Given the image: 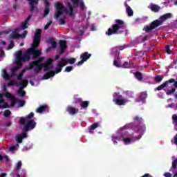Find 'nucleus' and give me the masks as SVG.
<instances>
[{"instance_id": "nucleus-1", "label": "nucleus", "mask_w": 177, "mask_h": 177, "mask_svg": "<svg viewBox=\"0 0 177 177\" xmlns=\"http://www.w3.org/2000/svg\"><path fill=\"white\" fill-rule=\"evenodd\" d=\"M133 122L128 123L122 129H128V128H131L133 131H136V133H140L139 136L135 137L136 140H140L142 139V136L145 135L146 132V124L143 118L139 115H136L133 118Z\"/></svg>"}, {"instance_id": "nucleus-2", "label": "nucleus", "mask_w": 177, "mask_h": 177, "mask_svg": "<svg viewBox=\"0 0 177 177\" xmlns=\"http://www.w3.org/2000/svg\"><path fill=\"white\" fill-rule=\"evenodd\" d=\"M125 27V22L121 19H115V24L112 25L106 32L108 37L114 35L115 34H122L124 32V28Z\"/></svg>"}, {"instance_id": "nucleus-3", "label": "nucleus", "mask_w": 177, "mask_h": 177, "mask_svg": "<svg viewBox=\"0 0 177 177\" xmlns=\"http://www.w3.org/2000/svg\"><path fill=\"white\" fill-rule=\"evenodd\" d=\"M64 66H67V61L66 59H61V61L57 65V69L55 71H48L47 73L44 74L41 77V80H49V78H52V77H55L56 74H59V73H62V70Z\"/></svg>"}, {"instance_id": "nucleus-4", "label": "nucleus", "mask_w": 177, "mask_h": 177, "mask_svg": "<svg viewBox=\"0 0 177 177\" xmlns=\"http://www.w3.org/2000/svg\"><path fill=\"white\" fill-rule=\"evenodd\" d=\"M31 55H30V53H28V48L26 50V52L23 53V51L21 50H19L16 53V64L19 67H22L23 62H28V60H30Z\"/></svg>"}, {"instance_id": "nucleus-5", "label": "nucleus", "mask_w": 177, "mask_h": 177, "mask_svg": "<svg viewBox=\"0 0 177 177\" xmlns=\"http://www.w3.org/2000/svg\"><path fill=\"white\" fill-rule=\"evenodd\" d=\"M31 55H30V53H28V48L26 50V52L23 53V51L21 50H19L16 53V64L19 67H22L23 62H28V60H30Z\"/></svg>"}, {"instance_id": "nucleus-6", "label": "nucleus", "mask_w": 177, "mask_h": 177, "mask_svg": "<svg viewBox=\"0 0 177 177\" xmlns=\"http://www.w3.org/2000/svg\"><path fill=\"white\" fill-rule=\"evenodd\" d=\"M55 12L54 14V18L55 20H59L60 16L67 12V8L63 6L59 1L57 2L55 5Z\"/></svg>"}, {"instance_id": "nucleus-7", "label": "nucleus", "mask_w": 177, "mask_h": 177, "mask_svg": "<svg viewBox=\"0 0 177 177\" xmlns=\"http://www.w3.org/2000/svg\"><path fill=\"white\" fill-rule=\"evenodd\" d=\"M174 78H171L169 80L165 81L164 83L154 88V91H165V89H169L171 91L173 88H175V82H171Z\"/></svg>"}, {"instance_id": "nucleus-8", "label": "nucleus", "mask_w": 177, "mask_h": 177, "mask_svg": "<svg viewBox=\"0 0 177 177\" xmlns=\"http://www.w3.org/2000/svg\"><path fill=\"white\" fill-rule=\"evenodd\" d=\"M160 26H162V21L156 19L153 21L149 26H145L144 27V30L145 32H150V31L157 28V27H160Z\"/></svg>"}, {"instance_id": "nucleus-9", "label": "nucleus", "mask_w": 177, "mask_h": 177, "mask_svg": "<svg viewBox=\"0 0 177 177\" xmlns=\"http://www.w3.org/2000/svg\"><path fill=\"white\" fill-rule=\"evenodd\" d=\"M113 97V102H114L117 106H125L127 100L125 99H122V95H120V93H114Z\"/></svg>"}, {"instance_id": "nucleus-10", "label": "nucleus", "mask_w": 177, "mask_h": 177, "mask_svg": "<svg viewBox=\"0 0 177 177\" xmlns=\"http://www.w3.org/2000/svg\"><path fill=\"white\" fill-rule=\"evenodd\" d=\"M19 68H21V67H19L17 65V66L12 67V68L11 70V75L8 73V71H6V69H3V75H2L3 78L4 80H10V78H12V77H15L16 75V71H17V70H19Z\"/></svg>"}, {"instance_id": "nucleus-11", "label": "nucleus", "mask_w": 177, "mask_h": 177, "mask_svg": "<svg viewBox=\"0 0 177 177\" xmlns=\"http://www.w3.org/2000/svg\"><path fill=\"white\" fill-rule=\"evenodd\" d=\"M73 5H71V3H68V11L66 10L67 15H69V16H74V8H78L80 6V0H71Z\"/></svg>"}, {"instance_id": "nucleus-12", "label": "nucleus", "mask_w": 177, "mask_h": 177, "mask_svg": "<svg viewBox=\"0 0 177 177\" xmlns=\"http://www.w3.org/2000/svg\"><path fill=\"white\" fill-rule=\"evenodd\" d=\"M37 127V122L34 120H26V124L24 127V131L27 133L30 129L32 130Z\"/></svg>"}, {"instance_id": "nucleus-13", "label": "nucleus", "mask_w": 177, "mask_h": 177, "mask_svg": "<svg viewBox=\"0 0 177 177\" xmlns=\"http://www.w3.org/2000/svg\"><path fill=\"white\" fill-rule=\"evenodd\" d=\"M41 66L44 70V71H50L52 68H53V59L52 58H48L47 60L45 61L43 64H41Z\"/></svg>"}, {"instance_id": "nucleus-14", "label": "nucleus", "mask_w": 177, "mask_h": 177, "mask_svg": "<svg viewBox=\"0 0 177 177\" xmlns=\"http://www.w3.org/2000/svg\"><path fill=\"white\" fill-rule=\"evenodd\" d=\"M37 49H38V47L37 46H33L28 48V53H30V55H32L33 59H37V57H39V56L42 55V51H41V50Z\"/></svg>"}, {"instance_id": "nucleus-15", "label": "nucleus", "mask_w": 177, "mask_h": 177, "mask_svg": "<svg viewBox=\"0 0 177 177\" xmlns=\"http://www.w3.org/2000/svg\"><path fill=\"white\" fill-rule=\"evenodd\" d=\"M23 83L20 82L19 85L21 86V88L18 90L17 93L21 96V97H26V91H24V88H27V85H28V80H24L22 81Z\"/></svg>"}, {"instance_id": "nucleus-16", "label": "nucleus", "mask_w": 177, "mask_h": 177, "mask_svg": "<svg viewBox=\"0 0 177 177\" xmlns=\"http://www.w3.org/2000/svg\"><path fill=\"white\" fill-rule=\"evenodd\" d=\"M91 56H92V54H89L88 52L82 53L80 55V59H82V60L77 62V66H81L84 64L86 60L91 59Z\"/></svg>"}, {"instance_id": "nucleus-17", "label": "nucleus", "mask_w": 177, "mask_h": 177, "mask_svg": "<svg viewBox=\"0 0 177 177\" xmlns=\"http://www.w3.org/2000/svg\"><path fill=\"white\" fill-rule=\"evenodd\" d=\"M45 58L44 57H40L39 59L31 62L28 64V67L25 68V70L30 71L32 70L35 67V64H39Z\"/></svg>"}, {"instance_id": "nucleus-18", "label": "nucleus", "mask_w": 177, "mask_h": 177, "mask_svg": "<svg viewBox=\"0 0 177 177\" xmlns=\"http://www.w3.org/2000/svg\"><path fill=\"white\" fill-rule=\"evenodd\" d=\"M28 32L25 30L23 34H18L17 31H13L9 35V38H12L13 39H17V38H26Z\"/></svg>"}, {"instance_id": "nucleus-19", "label": "nucleus", "mask_w": 177, "mask_h": 177, "mask_svg": "<svg viewBox=\"0 0 177 177\" xmlns=\"http://www.w3.org/2000/svg\"><path fill=\"white\" fill-rule=\"evenodd\" d=\"M66 111L68 113V114H70V115H74L75 114H78L80 109L74 106H67Z\"/></svg>"}, {"instance_id": "nucleus-20", "label": "nucleus", "mask_w": 177, "mask_h": 177, "mask_svg": "<svg viewBox=\"0 0 177 177\" xmlns=\"http://www.w3.org/2000/svg\"><path fill=\"white\" fill-rule=\"evenodd\" d=\"M27 138V133L26 131L22 132L21 134L15 136V140L17 143H23V139Z\"/></svg>"}, {"instance_id": "nucleus-21", "label": "nucleus", "mask_w": 177, "mask_h": 177, "mask_svg": "<svg viewBox=\"0 0 177 177\" xmlns=\"http://www.w3.org/2000/svg\"><path fill=\"white\" fill-rule=\"evenodd\" d=\"M41 44V35H36L33 37V43L31 44V46H37L38 48Z\"/></svg>"}, {"instance_id": "nucleus-22", "label": "nucleus", "mask_w": 177, "mask_h": 177, "mask_svg": "<svg viewBox=\"0 0 177 177\" xmlns=\"http://www.w3.org/2000/svg\"><path fill=\"white\" fill-rule=\"evenodd\" d=\"M29 1V6H30V11L32 12L33 10H38V8L35 7V5H38L39 1L38 0H28Z\"/></svg>"}, {"instance_id": "nucleus-23", "label": "nucleus", "mask_w": 177, "mask_h": 177, "mask_svg": "<svg viewBox=\"0 0 177 177\" xmlns=\"http://www.w3.org/2000/svg\"><path fill=\"white\" fill-rule=\"evenodd\" d=\"M148 8L151 10V12H154L155 13H158V12H160V10H161L160 6L153 3H151Z\"/></svg>"}, {"instance_id": "nucleus-24", "label": "nucleus", "mask_w": 177, "mask_h": 177, "mask_svg": "<svg viewBox=\"0 0 177 177\" xmlns=\"http://www.w3.org/2000/svg\"><path fill=\"white\" fill-rule=\"evenodd\" d=\"M124 6L126 8V12L127 13V15L131 17V16H133V10L132 8H131V6L128 5L127 1L124 2Z\"/></svg>"}, {"instance_id": "nucleus-25", "label": "nucleus", "mask_w": 177, "mask_h": 177, "mask_svg": "<svg viewBox=\"0 0 177 177\" xmlns=\"http://www.w3.org/2000/svg\"><path fill=\"white\" fill-rule=\"evenodd\" d=\"M146 99H147V92H142L138 97V102H142V103H145Z\"/></svg>"}, {"instance_id": "nucleus-26", "label": "nucleus", "mask_w": 177, "mask_h": 177, "mask_svg": "<svg viewBox=\"0 0 177 177\" xmlns=\"http://www.w3.org/2000/svg\"><path fill=\"white\" fill-rule=\"evenodd\" d=\"M34 68L35 74H39L42 71V64H35Z\"/></svg>"}, {"instance_id": "nucleus-27", "label": "nucleus", "mask_w": 177, "mask_h": 177, "mask_svg": "<svg viewBox=\"0 0 177 177\" xmlns=\"http://www.w3.org/2000/svg\"><path fill=\"white\" fill-rule=\"evenodd\" d=\"M48 110V105H41L36 109V113H41Z\"/></svg>"}, {"instance_id": "nucleus-28", "label": "nucleus", "mask_w": 177, "mask_h": 177, "mask_svg": "<svg viewBox=\"0 0 177 177\" xmlns=\"http://www.w3.org/2000/svg\"><path fill=\"white\" fill-rule=\"evenodd\" d=\"M99 127V123L97 122H95L93 124H91L89 127V133H93V131H95V129L96 128Z\"/></svg>"}, {"instance_id": "nucleus-29", "label": "nucleus", "mask_w": 177, "mask_h": 177, "mask_svg": "<svg viewBox=\"0 0 177 177\" xmlns=\"http://www.w3.org/2000/svg\"><path fill=\"white\" fill-rule=\"evenodd\" d=\"M134 76L136 77L138 81H142L143 80V74L141 72L136 71L134 73Z\"/></svg>"}, {"instance_id": "nucleus-30", "label": "nucleus", "mask_w": 177, "mask_h": 177, "mask_svg": "<svg viewBox=\"0 0 177 177\" xmlns=\"http://www.w3.org/2000/svg\"><path fill=\"white\" fill-rule=\"evenodd\" d=\"M171 17H172V14L169 12L160 16V19L165 21V20H168V19H171Z\"/></svg>"}, {"instance_id": "nucleus-31", "label": "nucleus", "mask_w": 177, "mask_h": 177, "mask_svg": "<svg viewBox=\"0 0 177 177\" xmlns=\"http://www.w3.org/2000/svg\"><path fill=\"white\" fill-rule=\"evenodd\" d=\"M59 48L60 49H67V41H66V40H60Z\"/></svg>"}, {"instance_id": "nucleus-32", "label": "nucleus", "mask_w": 177, "mask_h": 177, "mask_svg": "<svg viewBox=\"0 0 177 177\" xmlns=\"http://www.w3.org/2000/svg\"><path fill=\"white\" fill-rule=\"evenodd\" d=\"M62 59H65L66 61V64H74V63H75V62H77V59L75 58H62Z\"/></svg>"}, {"instance_id": "nucleus-33", "label": "nucleus", "mask_w": 177, "mask_h": 177, "mask_svg": "<svg viewBox=\"0 0 177 177\" xmlns=\"http://www.w3.org/2000/svg\"><path fill=\"white\" fill-rule=\"evenodd\" d=\"M19 85H20V83H17L16 80H10L7 84V86H19Z\"/></svg>"}, {"instance_id": "nucleus-34", "label": "nucleus", "mask_w": 177, "mask_h": 177, "mask_svg": "<svg viewBox=\"0 0 177 177\" xmlns=\"http://www.w3.org/2000/svg\"><path fill=\"white\" fill-rule=\"evenodd\" d=\"M120 138H122L124 144H126V145H130L131 144V142L132 140L131 138H124V136H122V135H120Z\"/></svg>"}, {"instance_id": "nucleus-35", "label": "nucleus", "mask_w": 177, "mask_h": 177, "mask_svg": "<svg viewBox=\"0 0 177 177\" xmlns=\"http://www.w3.org/2000/svg\"><path fill=\"white\" fill-rule=\"evenodd\" d=\"M164 80V77L161 75H157L154 77V80L156 82H161Z\"/></svg>"}, {"instance_id": "nucleus-36", "label": "nucleus", "mask_w": 177, "mask_h": 177, "mask_svg": "<svg viewBox=\"0 0 177 177\" xmlns=\"http://www.w3.org/2000/svg\"><path fill=\"white\" fill-rule=\"evenodd\" d=\"M89 106V102L88 101H82L80 104V106L82 107L83 109H86Z\"/></svg>"}, {"instance_id": "nucleus-37", "label": "nucleus", "mask_w": 177, "mask_h": 177, "mask_svg": "<svg viewBox=\"0 0 177 177\" xmlns=\"http://www.w3.org/2000/svg\"><path fill=\"white\" fill-rule=\"evenodd\" d=\"M10 114H12V112L10 111V110L6 109V110L4 111L3 115L6 118H8V117H10Z\"/></svg>"}, {"instance_id": "nucleus-38", "label": "nucleus", "mask_w": 177, "mask_h": 177, "mask_svg": "<svg viewBox=\"0 0 177 177\" xmlns=\"http://www.w3.org/2000/svg\"><path fill=\"white\" fill-rule=\"evenodd\" d=\"M18 102H19V100L14 97V98H12L11 106L13 107Z\"/></svg>"}, {"instance_id": "nucleus-39", "label": "nucleus", "mask_w": 177, "mask_h": 177, "mask_svg": "<svg viewBox=\"0 0 177 177\" xmlns=\"http://www.w3.org/2000/svg\"><path fill=\"white\" fill-rule=\"evenodd\" d=\"M49 12H50V9L49 8V7H45L44 17H46V16L49 15Z\"/></svg>"}, {"instance_id": "nucleus-40", "label": "nucleus", "mask_w": 177, "mask_h": 177, "mask_svg": "<svg viewBox=\"0 0 177 177\" xmlns=\"http://www.w3.org/2000/svg\"><path fill=\"white\" fill-rule=\"evenodd\" d=\"M122 67L123 68H131V64L128 62H125L122 65Z\"/></svg>"}, {"instance_id": "nucleus-41", "label": "nucleus", "mask_w": 177, "mask_h": 177, "mask_svg": "<svg viewBox=\"0 0 177 177\" xmlns=\"http://www.w3.org/2000/svg\"><path fill=\"white\" fill-rule=\"evenodd\" d=\"M111 140L114 145H117L118 143L117 140H120V137L112 136Z\"/></svg>"}, {"instance_id": "nucleus-42", "label": "nucleus", "mask_w": 177, "mask_h": 177, "mask_svg": "<svg viewBox=\"0 0 177 177\" xmlns=\"http://www.w3.org/2000/svg\"><path fill=\"white\" fill-rule=\"evenodd\" d=\"M172 120H173V124H174L177 127V115L176 114H174L172 115Z\"/></svg>"}, {"instance_id": "nucleus-43", "label": "nucleus", "mask_w": 177, "mask_h": 177, "mask_svg": "<svg viewBox=\"0 0 177 177\" xmlns=\"http://www.w3.org/2000/svg\"><path fill=\"white\" fill-rule=\"evenodd\" d=\"M165 50L168 55H171V53H172V51L171 50V46L169 45L166 46Z\"/></svg>"}, {"instance_id": "nucleus-44", "label": "nucleus", "mask_w": 177, "mask_h": 177, "mask_svg": "<svg viewBox=\"0 0 177 177\" xmlns=\"http://www.w3.org/2000/svg\"><path fill=\"white\" fill-rule=\"evenodd\" d=\"M118 53H120L118 46L112 48V53H113V55H117Z\"/></svg>"}, {"instance_id": "nucleus-45", "label": "nucleus", "mask_w": 177, "mask_h": 177, "mask_svg": "<svg viewBox=\"0 0 177 177\" xmlns=\"http://www.w3.org/2000/svg\"><path fill=\"white\" fill-rule=\"evenodd\" d=\"M6 97L8 99H15V96L12 95V94L9 92H7L5 95Z\"/></svg>"}, {"instance_id": "nucleus-46", "label": "nucleus", "mask_w": 177, "mask_h": 177, "mask_svg": "<svg viewBox=\"0 0 177 177\" xmlns=\"http://www.w3.org/2000/svg\"><path fill=\"white\" fill-rule=\"evenodd\" d=\"M113 66L115 67H121V64L118 62V59L113 60Z\"/></svg>"}, {"instance_id": "nucleus-47", "label": "nucleus", "mask_w": 177, "mask_h": 177, "mask_svg": "<svg viewBox=\"0 0 177 177\" xmlns=\"http://www.w3.org/2000/svg\"><path fill=\"white\" fill-rule=\"evenodd\" d=\"M2 160H5L6 161H9V158L8 156H2V155L0 154V161H2Z\"/></svg>"}, {"instance_id": "nucleus-48", "label": "nucleus", "mask_w": 177, "mask_h": 177, "mask_svg": "<svg viewBox=\"0 0 177 177\" xmlns=\"http://www.w3.org/2000/svg\"><path fill=\"white\" fill-rule=\"evenodd\" d=\"M5 100H3V94L0 93V104H5Z\"/></svg>"}, {"instance_id": "nucleus-49", "label": "nucleus", "mask_w": 177, "mask_h": 177, "mask_svg": "<svg viewBox=\"0 0 177 177\" xmlns=\"http://www.w3.org/2000/svg\"><path fill=\"white\" fill-rule=\"evenodd\" d=\"M75 103L76 104H81V103H82V99H81V98L75 99Z\"/></svg>"}, {"instance_id": "nucleus-50", "label": "nucleus", "mask_w": 177, "mask_h": 177, "mask_svg": "<svg viewBox=\"0 0 177 177\" xmlns=\"http://www.w3.org/2000/svg\"><path fill=\"white\" fill-rule=\"evenodd\" d=\"M176 165H177V159H175L172 162V168H173V169H176Z\"/></svg>"}, {"instance_id": "nucleus-51", "label": "nucleus", "mask_w": 177, "mask_h": 177, "mask_svg": "<svg viewBox=\"0 0 177 177\" xmlns=\"http://www.w3.org/2000/svg\"><path fill=\"white\" fill-rule=\"evenodd\" d=\"M19 122L22 125H26V118H24V117H21L20 120H19Z\"/></svg>"}, {"instance_id": "nucleus-52", "label": "nucleus", "mask_w": 177, "mask_h": 177, "mask_svg": "<svg viewBox=\"0 0 177 177\" xmlns=\"http://www.w3.org/2000/svg\"><path fill=\"white\" fill-rule=\"evenodd\" d=\"M65 71L66 73H70V71H73V66H66L65 68Z\"/></svg>"}, {"instance_id": "nucleus-53", "label": "nucleus", "mask_w": 177, "mask_h": 177, "mask_svg": "<svg viewBox=\"0 0 177 177\" xmlns=\"http://www.w3.org/2000/svg\"><path fill=\"white\" fill-rule=\"evenodd\" d=\"M14 47H15V43L13 42V41H10V44L8 46V49H13Z\"/></svg>"}, {"instance_id": "nucleus-54", "label": "nucleus", "mask_w": 177, "mask_h": 177, "mask_svg": "<svg viewBox=\"0 0 177 177\" xmlns=\"http://www.w3.org/2000/svg\"><path fill=\"white\" fill-rule=\"evenodd\" d=\"M155 48H156V45H154L153 44H151L149 49V52H153Z\"/></svg>"}, {"instance_id": "nucleus-55", "label": "nucleus", "mask_w": 177, "mask_h": 177, "mask_svg": "<svg viewBox=\"0 0 177 177\" xmlns=\"http://www.w3.org/2000/svg\"><path fill=\"white\" fill-rule=\"evenodd\" d=\"M27 24H28V22L26 21H24V23L22 24L21 28L23 30H26V28H27Z\"/></svg>"}, {"instance_id": "nucleus-56", "label": "nucleus", "mask_w": 177, "mask_h": 177, "mask_svg": "<svg viewBox=\"0 0 177 177\" xmlns=\"http://www.w3.org/2000/svg\"><path fill=\"white\" fill-rule=\"evenodd\" d=\"M121 55H120V53H118V54H115V60H121Z\"/></svg>"}, {"instance_id": "nucleus-57", "label": "nucleus", "mask_w": 177, "mask_h": 177, "mask_svg": "<svg viewBox=\"0 0 177 177\" xmlns=\"http://www.w3.org/2000/svg\"><path fill=\"white\" fill-rule=\"evenodd\" d=\"M59 23L60 26H64V24H66V21L64 19H59Z\"/></svg>"}, {"instance_id": "nucleus-58", "label": "nucleus", "mask_w": 177, "mask_h": 177, "mask_svg": "<svg viewBox=\"0 0 177 177\" xmlns=\"http://www.w3.org/2000/svg\"><path fill=\"white\" fill-rule=\"evenodd\" d=\"M23 73H24V71H23L21 73H20L19 75H18V76H17V80H19V81H20V80H21V78H22V77H23Z\"/></svg>"}, {"instance_id": "nucleus-59", "label": "nucleus", "mask_w": 177, "mask_h": 177, "mask_svg": "<svg viewBox=\"0 0 177 177\" xmlns=\"http://www.w3.org/2000/svg\"><path fill=\"white\" fill-rule=\"evenodd\" d=\"M21 165H22L21 161H19L17 164V169H20L21 168Z\"/></svg>"}, {"instance_id": "nucleus-60", "label": "nucleus", "mask_w": 177, "mask_h": 177, "mask_svg": "<svg viewBox=\"0 0 177 177\" xmlns=\"http://www.w3.org/2000/svg\"><path fill=\"white\" fill-rule=\"evenodd\" d=\"M16 150H17V149L15 146H12L9 148V151H16Z\"/></svg>"}, {"instance_id": "nucleus-61", "label": "nucleus", "mask_w": 177, "mask_h": 177, "mask_svg": "<svg viewBox=\"0 0 177 177\" xmlns=\"http://www.w3.org/2000/svg\"><path fill=\"white\" fill-rule=\"evenodd\" d=\"M42 30L41 29H37L35 35H41Z\"/></svg>"}, {"instance_id": "nucleus-62", "label": "nucleus", "mask_w": 177, "mask_h": 177, "mask_svg": "<svg viewBox=\"0 0 177 177\" xmlns=\"http://www.w3.org/2000/svg\"><path fill=\"white\" fill-rule=\"evenodd\" d=\"M34 118V113L31 112L29 115H28L27 118L31 120V118Z\"/></svg>"}, {"instance_id": "nucleus-63", "label": "nucleus", "mask_w": 177, "mask_h": 177, "mask_svg": "<svg viewBox=\"0 0 177 177\" xmlns=\"http://www.w3.org/2000/svg\"><path fill=\"white\" fill-rule=\"evenodd\" d=\"M80 9H82V10H84V9H85V3L82 1L80 5Z\"/></svg>"}, {"instance_id": "nucleus-64", "label": "nucleus", "mask_w": 177, "mask_h": 177, "mask_svg": "<svg viewBox=\"0 0 177 177\" xmlns=\"http://www.w3.org/2000/svg\"><path fill=\"white\" fill-rule=\"evenodd\" d=\"M164 176L165 177H172V174L169 172L165 173Z\"/></svg>"}]
</instances>
